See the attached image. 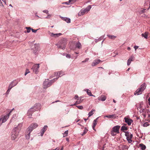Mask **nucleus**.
<instances>
[{"label": "nucleus", "mask_w": 150, "mask_h": 150, "mask_svg": "<svg viewBox=\"0 0 150 150\" xmlns=\"http://www.w3.org/2000/svg\"><path fill=\"white\" fill-rule=\"evenodd\" d=\"M63 149H64L63 147L62 146V147L60 150H63Z\"/></svg>", "instance_id": "59"}, {"label": "nucleus", "mask_w": 150, "mask_h": 150, "mask_svg": "<svg viewBox=\"0 0 150 150\" xmlns=\"http://www.w3.org/2000/svg\"><path fill=\"white\" fill-rule=\"evenodd\" d=\"M76 107L79 109L82 110L83 109V107L81 105H77Z\"/></svg>", "instance_id": "38"}, {"label": "nucleus", "mask_w": 150, "mask_h": 150, "mask_svg": "<svg viewBox=\"0 0 150 150\" xmlns=\"http://www.w3.org/2000/svg\"><path fill=\"white\" fill-rule=\"evenodd\" d=\"M22 126V124H19L18 125V127H17V129H18L19 130V129H18V127H19L20 128V127H21Z\"/></svg>", "instance_id": "43"}, {"label": "nucleus", "mask_w": 150, "mask_h": 150, "mask_svg": "<svg viewBox=\"0 0 150 150\" xmlns=\"http://www.w3.org/2000/svg\"><path fill=\"white\" fill-rule=\"evenodd\" d=\"M148 103L149 105L150 106V97L149 98L148 100Z\"/></svg>", "instance_id": "50"}, {"label": "nucleus", "mask_w": 150, "mask_h": 150, "mask_svg": "<svg viewBox=\"0 0 150 150\" xmlns=\"http://www.w3.org/2000/svg\"><path fill=\"white\" fill-rule=\"evenodd\" d=\"M58 74L59 75V77H60L62 76L64 74H63V72L62 71H60L59 72H58Z\"/></svg>", "instance_id": "33"}, {"label": "nucleus", "mask_w": 150, "mask_h": 150, "mask_svg": "<svg viewBox=\"0 0 150 150\" xmlns=\"http://www.w3.org/2000/svg\"><path fill=\"white\" fill-rule=\"evenodd\" d=\"M113 101L115 103H116V101L115 100H114V99H113Z\"/></svg>", "instance_id": "60"}, {"label": "nucleus", "mask_w": 150, "mask_h": 150, "mask_svg": "<svg viewBox=\"0 0 150 150\" xmlns=\"http://www.w3.org/2000/svg\"><path fill=\"white\" fill-rule=\"evenodd\" d=\"M30 71L29 69H27L26 70L25 72V75L26 76L30 72Z\"/></svg>", "instance_id": "39"}, {"label": "nucleus", "mask_w": 150, "mask_h": 150, "mask_svg": "<svg viewBox=\"0 0 150 150\" xmlns=\"http://www.w3.org/2000/svg\"><path fill=\"white\" fill-rule=\"evenodd\" d=\"M98 68H102V69H103V68L102 67H98Z\"/></svg>", "instance_id": "64"}, {"label": "nucleus", "mask_w": 150, "mask_h": 150, "mask_svg": "<svg viewBox=\"0 0 150 150\" xmlns=\"http://www.w3.org/2000/svg\"><path fill=\"white\" fill-rule=\"evenodd\" d=\"M146 87V85L145 83L141 85L140 87L137 89L134 92V94L136 95H138L142 94Z\"/></svg>", "instance_id": "2"}, {"label": "nucleus", "mask_w": 150, "mask_h": 150, "mask_svg": "<svg viewBox=\"0 0 150 150\" xmlns=\"http://www.w3.org/2000/svg\"><path fill=\"white\" fill-rule=\"evenodd\" d=\"M101 61L99 59H96L92 63V66H94L98 64Z\"/></svg>", "instance_id": "15"}, {"label": "nucleus", "mask_w": 150, "mask_h": 150, "mask_svg": "<svg viewBox=\"0 0 150 150\" xmlns=\"http://www.w3.org/2000/svg\"><path fill=\"white\" fill-rule=\"evenodd\" d=\"M95 110L94 109H92L90 112L88 113L89 117L91 116L94 113Z\"/></svg>", "instance_id": "26"}, {"label": "nucleus", "mask_w": 150, "mask_h": 150, "mask_svg": "<svg viewBox=\"0 0 150 150\" xmlns=\"http://www.w3.org/2000/svg\"><path fill=\"white\" fill-rule=\"evenodd\" d=\"M18 83V82L16 81H14L11 83L10 84L9 87L11 88V89L13 87L16 86Z\"/></svg>", "instance_id": "16"}, {"label": "nucleus", "mask_w": 150, "mask_h": 150, "mask_svg": "<svg viewBox=\"0 0 150 150\" xmlns=\"http://www.w3.org/2000/svg\"><path fill=\"white\" fill-rule=\"evenodd\" d=\"M2 1L6 4V0H2Z\"/></svg>", "instance_id": "54"}, {"label": "nucleus", "mask_w": 150, "mask_h": 150, "mask_svg": "<svg viewBox=\"0 0 150 150\" xmlns=\"http://www.w3.org/2000/svg\"><path fill=\"white\" fill-rule=\"evenodd\" d=\"M79 98V96H78V95H76L75 96V97H74V98L75 99H77L78 98Z\"/></svg>", "instance_id": "49"}, {"label": "nucleus", "mask_w": 150, "mask_h": 150, "mask_svg": "<svg viewBox=\"0 0 150 150\" xmlns=\"http://www.w3.org/2000/svg\"><path fill=\"white\" fill-rule=\"evenodd\" d=\"M25 28L27 29V33H29L30 32L31 30L30 27H26Z\"/></svg>", "instance_id": "35"}, {"label": "nucleus", "mask_w": 150, "mask_h": 150, "mask_svg": "<svg viewBox=\"0 0 150 150\" xmlns=\"http://www.w3.org/2000/svg\"><path fill=\"white\" fill-rule=\"evenodd\" d=\"M88 130L86 129V127L85 128V129L83 131V133L81 134L82 136H83L87 132Z\"/></svg>", "instance_id": "31"}, {"label": "nucleus", "mask_w": 150, "mask_h": 150, "mask_svg": "<svg viewBox=\"0 0 150 150\" xmlns=\"http://www.w3.org/2000/svg\"><path fill=\"white\" fill-rule=\"evenodd\" d=\"M67 40L65 38H63L60 40L58 44H57L58 48L64 50L67 44Z\"/></svg>", "instance_id": "1"}, {"label": "nucleus", "mask_w": 150, "mask_h": 150, "mask_svg": "<svg viewBox=\"0 0 150 150\" xmlns=\"http://www.w3.org/2000/svg\"><path fill=\"white\" fill-rule=\"evenodd\" d=\"M139 145L142 150H144L145 149L146 147L145 145L143 144H140Z\"/></svg>", "instance_id": "28"}, {"label": "nucleus", "mask_w": 150, "mask_h": 150, "mask_svg": "<svg viewBox=\"0 0 150 150\" xmlns=\"http://www.w3.org/2000/svg\"><path fill=\"white\" fill-rule=\"evenodd\" d=\"M149 8H148V9H149L150 8V4H149Z\"/></svg>", "instance_id": "62"}, {"label": "nucleus", "mask_w": 150, "mask_h": 150, "mask_svg": "<svg viewBox=\"0 0 150 150\" xmlns=\"http://www.w3.org/2000/svg\"><path fill=\"white\" fill-rule=\"evenodd\" d=\"M97 118L94 120L93 122V126H92L93 128V129L95 131H96V129H94V128L97 124L96 121H97Z\"/></svg>", "instance_id": "24"}, {"label": "nucleus", "mask_w": 150, "mask_h": 150, "mask_svg": "<svg viewBox=\"0 0 150 150\" xmlns=\"http://www.w3.org/2000/svg\"><path fill=\"white\" fill-rule=\"evenodd\" d=\"M0 6H3V5L2 2L1 0H0Z\"/></svg>", "instance_id": "51"}, {"label": "nucleus", "mask_w": 150, "mask_h": 150, "mask_svg": "<svg viewBox=\"0 0 150 150\" xmlns=\"http://www.w3.org/2000/svg\"><path fill=\"white\" fill-rule=\"evenodd\" d=\"M105 117L110 119H115L117 117L115 114H113L108 115H106L105 116ZM117 117H118L117 116Z\"/></svg>", "instance_id": "19"}, {"label": "nucleus", "mask_w": 150, "mask_h": 150, "mask_svg": "<svg viewBox=\"0 0 150 150\" xmlns=\"http://www.w3.org/2000/svg\"><path fill=\"white\" fill-rule=\"evenodd\" d=\"M125 136L127 137V139L128 143H131L132 141L131 139L133 137L132 134L128 132H126L125 133Z\"/></svg>", "instance_id": "7"}, {"label": "nucleus", "mask_w": 150, "mask_h": 150, "mask_svg": "<svg viewBox=\"0 0 150 150\" xmlns=\"http://www.w3.org/2000/svg\"><path fill=\"white\" fill-rule=\"evenodd\" d=\"M38 126V125L35 123H34L31 124L27 128V130L31 132L34 129L36 128Z\"/></svg>", "instance_id": "11"}, {"label": "nucleus", "mask_w": 150, "mask_h": 150, "mask_svg": "<svg viewBox=\"0 0 150 150\" xmlns=\"http://www.w3.org/2000/svg\"><path fill=\"white\" fill-rule=\"evenodd\" d=\"M2 122L1 121V119H0V126H1V124H2Z\"/></svg>", "instance_id": "52"}, {"label": "nucleus", "mask_w": 150, "mask_h": 150, "mask_svg": "<svg viewBox=\"0 0 150 150\" xmlns=\"http://www.w3.org/2000/svg\"><path fill=\"white\" fill-rule=\"evenodd\" d=\"M47 126L46 125H45L42 129L41 131V136H43L45 132L47 130Z\"/></svg>", "instance_id": "17"}, {"label": "nucleus", "mask_w": 150, "mask_h": 150, "mask_svg": "<svg viewBox=\"0 0 150 150\" xmlns=\"http://www.w3.org/2000/svg\"><path fill=\"white\" fill-rule=\"evenodd\" d=\"M66 140L68 142H69V138H66Z\"/></svg>", "instance_id": "58"}, {"label": "nucleus", "mask_w": 150, "mask_h": 150, "mask_svg": "<svg viewBox=\"0 0 150 150\" xmlns=\"http://www.w3.org/2000/svg\"><path fill=\"white\" fill-rule=\"evenodd\" d=\"M31 132H30V131L27 129V131L26 132L25 134V137L26 139H29L30 138V133Z\"/></svg>", "instance_id": "18"}, {"label": "nucleus", "mask_w": 150, "mask_h": 150, "mask_svg": "<svg viewBox=\"0 0 150 150\" xmlns=\"http://www.w3.org/2000/svg\"><path fill=\"white\" fill-rule=\"evenodd\" d=\"M59 78V77H56L55 78H54L53 79L51 80L50 82V83L52 84V83L54 82H55L56 80H57L58 78Z\"/></svg>", "instance_id": "30"}, {"label": "nucleus", "mask_w": 150, "mask_h": 150, "mask_svg": "<svg viewBox=\"0 0 150 150\" xmlns=\"http://www.w3.org/2000/svg\"><path fill=\"white\" fill-rule=\"evenodd\" d=\"M41 108V104L39 103H37L35 104L33 107L31 108H32L33 112L39 110Z\"/></svg>", "instance_id": "10"}, {"label": "nucleus", "mask_w": 150, "mask_h": 150, "mask_svg": "<svg viewBox=\"0 0 150 150\" xmlns=\"http://www.w3.org/2000/svg\"><path fill=\"white\" fill-rule=\"evenodd\" d=\"M22 126V124H19L18 125V127H17V129H18L19 130V129H18V127H19L20 128V127H21Z\"/></svg>", "instance_id": "44"}, {"label": "nucleus", "mask_w": 150, "mask_h": 150, "mask_svg": "<svg viewBox=\"0 0 150 150\" xmlns=\"http://www.w3.org/2000/svg\"><path fill=\"white\" fill-rule=\"evenodd\" d=\"M138 47H139L137 46H135L134 47V48L135 49V50H136V49L138 48Z\"/></svg>", "instance_id": "47"}, {"label": "nucleus", "mask_w": 150, "mask_h": 150, "mask_svg": "<svg viewBox=\"0 0 150 150\" xmlns=\"http://www.w3.org/2000/svg\"><path fill=\"white\" fill-rule=\"evenodd\" d=\"M38 30V29L35 30V29H31V30H32V32L33 33H36Z\"/></svg>", "instance_id": "42"}, {"label": "nucleus", "mask_w": 150, "mask_h": 150, "mask_svg": "<svg viewBox=\"0 0 150 150\" xmlns=\"http://www.w3.org/2000/svg\"><path fill=\"white\" fill-rule=\"evenodd\" d=\"M85 62V60H84L82 62H83H83Z\"/></svg>", "instance_id": "63"}, {"label": "nucleus", "mask_w": 150, "mask_h": 150, "mask_svg": "<svg viewBox=\"0 0 150 150\" xmlns=\"http://www.w3.org/2000/svg\"><path fill=\"white\" fill-rule=\"evenodd\" d=\"M11 89V88H10L9 87H8V90L6 92V94H8L9 93Z\"/></svg>", "instance_id": "41"}, {"label": "nucleus", "mask_w": 150, "mask_h": 150, "mask_svg": "<svg viewBox=\"0 0 150 150\" xmlns=\"http://www.w3.org/2000/svg\"><path fill=\"white\" fill-rule=\"evenodd\" d=\"M43 12L47 14H48V11L47 10H44L43 11Z\"/></svg>", "instance_id": "45"}, {"label": "nucleus", "mask_w": 150, "mask_h": 150, "mask_svg": "<svg viewBox=\"0 0 150 150\" xmlns=\"http://www.w3.org/2000/svg\"><path fill=\"white\" fill-rule=\"evenodd\" d=\"M133 58V56H131L129 59L128 60L127 64L128 65H129L132 61V59Z\"/></svg>", "instance_id": "25"}, {"label": "nucleus", "mask_w": 150, "mask_h": 150, "mask_svg": "<svg viewBox=\"0 0 150 150\" xmlns=\"http://www.w3.org/2000/svg\"><path fill=\"white\" fill-rule=\"evenodd\" d=\"M51 16V15H49L48 16L46 17V18H48V17H50Z\"/></svg>", "instance_id": "56"}, {"label": "nucleus", "mask_w": 150, "mask_h": 150, "mask_svg": "<svg viewBox=\"0 0 150 150\" xmlns=\"http://www.w3.org/2000/svg\"><path fill=\"white\" fill-rule=\"evenodd\" d=\"M85 91H86L88 95L90 96H94L92 94L90 90L87 89L85 90Z\"/></svg>", "instance_id": "22"}, {"label": "nucleus", "mask_w": 150, "mask_h": 150, "mask_svg": "<svg viewBox=\"0 0 150 150\" xmlns=\"http://www.w3.org/2000/svg\"><path fill=\"white\" fill-rule=\"evenodd\" d=\"M19 133V130L16 127L12 131L11 134V138L12 140H14L17 137Z\"/></svg>", "instance_id": "3"}, {"label": "nucleus", "mask_w": 150, "mask_h": 150, "mask_svg": "<svg viewBox=\"0 0 150 150\" xmlns=\"http://www.w3.org/2000/svg\"><path fill=\"white\" fill-rule=\"evenodd\" d=\"M147 113H148V115H149H149H149V113H150V111H149V110H148V111H147Z\"/></svg>", "instance_id": "55"}, {"label": "nucleus", "mask_w": 150, "mask_h": 150, "mask_svg": "<svg viewBox=\"0 0 150 150\" xmlns=\"http://www.w3.org/2000/svg\"><path fill=\"white\" fill-rule=\"evenodd\" d=\"M146 10L145 9H144L143 10H142L141 11V13H143L145 12V10Z\"/></svg>", "instance_id": "48"}, {"label": "nucleus", "mask_w": 150, "mask_h": 150, "mask_svg": "<svg viewBox=\"0 0 150 150\" xmlns=\"http://www.w3.org/2000/svg\"><path fill=\"white\" fill-rule=\"evenodd\" d=\"M68 130L65 131L63 134V137H64L65 136H67L68 134Z\"/></svg>", "instance_id": "37"}, {"label": "nucleus", "mask_w": 150, "mask_h": 150, "mask_svg": "<svg viewBox=\"0 0 150 150\" xmlns=\"http://www.w3.org/2000/svg\"><path fill=\"white\" fill-rule=\"evenodd\" d=\"M69 1L68 2H66V4H69Z\"/></svg>", "instance_id": "61"}, {"label": "nucleus", "mask_w": 150, "mask_h": 150, "mask_svg": "<svg viewBox=\"0 0 150 150\" xmlns=\"http://www.w3.org/2000/svg\"><path fill=\"white\" fill-rule=\"evenodd\" d=\"M124 119L125 120V122L127 123L128 125H130L131 123L133 122V121L131 119L125 117L124 118Z\"/></svg>", "instance_id": "13"}, {"label": "nucleus", "mask_w": 150, "mask_h": 150, "mask_svg": "<svg viewBox=\"0 0 150 150\" xmlns=\"http://www.w3.org/2000/svg\"><path fill=\"white\" fill-rule=\"evenodd\" d=\"M149 123L148 122H146L143 124V126L144 127H146L149 126Z\"/></svg>", "instance_id": "36"}, {"label": "nucleus", "mask_w": 150, "mask_h": 150, "mask_svg": "<svg viewBox=\"0 0 150 150\" xmlns=\"http://www.w3.org/2000/svg\"><path fill=\"white\" fill-rule=\"evenodd\" d=\"M66 57H67L70 58H71V56L69 54H67L66 55Z\"/></svg>", "instance_id": "46"}, {"label": "nucleus", "mask_w": 150, "mask_h": 150, "mask_svg": "<svg viewBox=\"0 0 150 150\" xmlns=\"http://www.w3.org/2000/svg\"><path fill=\"white\" fill-rule=\"evenodd\" d=\"M62 19L68 23H70L71 20L70 18L66 17H62Z\"/></svg>", "instance_id": "20"}, {"label": "nucleus", "mask_w": 150, "mask_h": 150, "mask_svg": "<svg viewBox=\"0 0 150 150\" xmlns=\"http://www.w3.org/2000/svg\"><path fill=\"white\" fill-rule=\"evenodd\" d=\"M91 8V6L89 5L85 9H82L78 13V15L79 16H81L87 13L89 11Z\"/></svg>", "instance_id": "5"}, {"label": "nucleus", "mask_w": 150, "mask_h": 150, "mask_svg": "<svg viewBox=\"0 0 150 150\" xmlns=\"http://www.w3.org/2000/svg\"><path fill=\"white\" fill-rule=\"evenodd\" d=\"M127 49L128 50H130L131 49V48L129 47H128L127 48Z\"/></svg>", "instance_id": "57"}, {"label": "nucleus", "mask_w": 150, "mask_h": 150, "mask_svg": "<svg viewBox=\"0 0 150 150\" xmlns=\"http://www.w3.org/2000/svg\"><path fill=\"white\" fill-rule=\"evenodd\" d=\"M33 112H33L32 108H30L28 112V116H29V117L32 115V113Z\"/></svg>", "instance_id": "23"}, {"label": "nucleus", "mask_w": 150, "mask_h": 150, "mask_svg": "<svg viewBox=\"0 0 150 150\" xmlns=\"http://www.w3.org/2000/svg\"><path fill=\"white\" fill-rule=\"evenodd\" d=\"M49 34L51 36L55 38L58 37L62 35L61 33L54 34L53 33L50 32Z\"/></svg>", "instance_id": "14"}, {"label": "nucleus", "mask_w": 150, "mask_h": 150, "mask_svg": "<svg viewBox=\"0 0 150 150\" xmlns=\"http://www.w3.org/2000/svg\"><path fill=\"white\" fill-rule=\"evenodd\" d=\"M120 126L118 125L114 127L110 132V134L112 136H115L117 133H119V130Z\"/></svg>", "instance_id": "4"}, {"label": "nucleus", "mask_w": 150, "mask_h": 150, "mask_svg": "<svg viewBox=\"0 0 150 150\" xmlns=\"http://www.w3.org/2000/svg\"><path fill=\"white\" fill-rule=\"evenodd\" d=\"M89 60V58H86L85 60V62H87Z\"/></svg>", "instance_id": "53"}, {"label": "nucleus", "mask_w": 150, "mask_h": 150, "mask_svg": "<svg viewBox=\"0 0 150 150\" xmlns=\"http://www.w3.org/2000/svg\"><path fill=\"white\" fill-rule=\"evenodd\" d=\"M81 45L79 42L74 43H72L70 45V48L71 50H74L76 47L80 48L81 47Z\"/></svg>", "instance_id": "6"}, {"label": "nucleus", "mask_w": 150, "mask_h": 150, "mask_svg": "<svg viewBox=\"0 0 150 150\" xmlns=\"http://www.w3.org/2000/svg\"><path fill=\"white\" fill-rule=\"evenodd\" d=\"M148 34V32H146L144 33H142V36L144 37L145 38L147 39V38Z\"/></svg>", "instance_id": "21"}, {"label": "nucleus", "mask_w": 150, "mask_h": 150, "mask_svg": "<svg viewBox=\"0 0 150 150\" xmlns=\"http://www.w3.org/2000/svg\"><path fill=\"white\" fill-rule=\"evenodd\" d=\"M101 100L102 101H105L106 98V97L105 96H101Z\"/></svg>", "instance_id": "34"}, {"label": "nucleus", "mask_w": 150, "mask_h": 150, "mask_svg": "<svg viewBox=\"0 0 150 150\" xmlns=\"http://www.w3.org/2000/svg\"><path fill=\"white\" fill-rule=\"evenodd\" d=\"M108 36L109 38L111 39H114L116 37L115 36L112 35H108Z\"/></svg>", "instance_id": "29"}, {"label": "nucleus", "mask_w": 150, "mask_h": 150, "mask_svg": "<svg viewBox=\"0 0 150 150\" xmlns=\"http://www.w3.org/2000/svg\"><path fill=\"white\" fill-rule=\"evenodd\" d=\"M13 109L11 110L10 111V112L8 114H7L5 116H2L0 118V119H1V121L2 123L5 122H6L7 119L9 117V115H10L12 111L13 110Z\"/></svg>", "instance_id": "8"}, {"label": "nucleus", "mask_w": 150, "mask_h": 150, "mask_svg": "<svg viewBox=\"0 0 150 150\" xmlns=\"http://www.w3.org/2000/svg\"><path fill=\"white\" fill-rule=\"evenodd\" d=\"M127 129V127L125 125L122 126L121 128V130L123 131H126Z\"/></svg>", "instance_id": "27"}, {"label": "nucleus", "mask_w": 150, "mask_h": 150, "mask_svg": "<svg viewBox=\"0 0 150 150\" xmlns=\"http://www.w3.org/2000/svg\"><path fill=\"white\" fill-rule=\"evenodd\" d=\"M59 76L58 72H55L54 73V76Z\"/></svg>", "instance_id": "40"}, {"label": "nucleus", "mask_w": 150, "mask_h": 150, "mask_svg": "<svg viewBox=\"0 0 150 150\" xmlns=\"http://www.w3.org/2000/svg\"><path fill=\"white\" fill-rule=\"evenodd\" d=\"M82 102V100H80L79 101H77L73 105H76L78 104H80Z\"/></svg>", "instance_id": "32"}, {"label": "nucleus", "mask_w": 150, "mask_h": 150, "mask_svg": "<svg viewBox=\"0 0 150 150\" xmlns=\"http://www.w3.org/2000/svg\"><path fill=\"white\" fill-rule=\"evenodd\" d=\"M48 80V79H47L43 83V88L44 89L47 88L52 85V83Z\"/></svg>", "instance_id": "12"}, {"label": "nucleus", "mask_w": 150, "mask_h": 150, "mask_svg": "<svg viewBox=\"0 0 150 150\" xmlns=\"http://www.w3.org/2000/svg\"><path fill=\"white\" fill-rule=\"evenodd\" d=\"M39 67V64H35L32 67L31 69L33 70V72L35 74H37L39 72L38 69Z\"/></svg>", "instance_id": "9"}]
</instances>
